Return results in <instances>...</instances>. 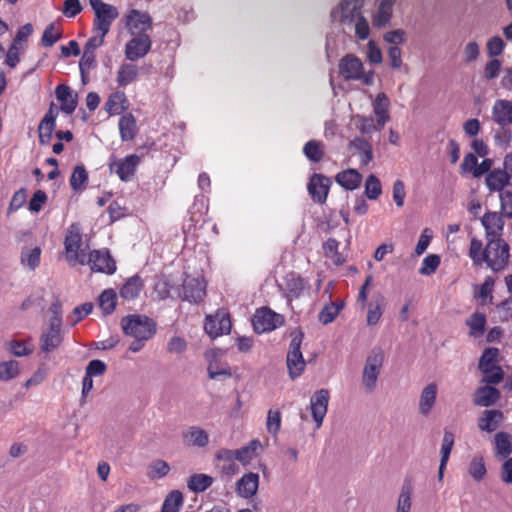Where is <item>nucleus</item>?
<instances>
[{
  "label": "nucleus",
  "instance_id": "58",
  "mask_svg": "<svg viewBox=\"0 0 512 512\" xmlns=\"http://www.w3.org/2000/svg\"><path fill=\"white\" fill-rule=\"evenodd\" d=\"M412 487L410 484H404L398 498L397 512H409L411 508Z\"/></svg>",
  "mask_w": 512,
  "mask_h": 512
},
{
  "label": "nucleus",
  "instance_id": "8",
  "mask_svg": "<svg viewBox=\"0 0 512 512\" xmlns=\"http://www.w3.org/2000/svg\"><path fill=\"white\" fill-rule=\"evenodd\" d=\"M363 0H342L338 7L331 11L333 21L345 25H352L354 20L361 16Z\"/></svg>",
  "mask_w": 512,
  "mask_h": 512
},
{
  "label": "nucleus",
  "instance_id": "3",
  "mask_svg": "<svg viewBox=\"0 0 512 512\" xmlns=\"http://www.w3.org/2000/svg\"><path fill=\"white\" fill-rule=\"evenodd\" d=\"M123 332L133 338L150 339L156 333V323L145 315H128L121 321Z\"/></svg>",
  "mask_w": 512,
  "mask_h": 512
},
{
  "label": "nucleus",
  "instance_id": "62",
  "mask_svg": "<svg viewBox=\"0 0 512 512\" xmlns=\"http://www.w3.org/2000/svg\"><path fill=\"white\" fill-rule=\"evenodd\" d=\"M454 445V434L451 431L445 430L442 445H441V459L442 465L447 464L450 453Z\"/></svg>",
  "mask_w": 512,
  "mask_h": 512
},
{
  "label": "nucleus",
  "instance_id": "38",
  "mask_svg": "<svg viewBox=\"0 0 512 512\" xmlns=\"http://www.w3.org/2000/svg\"><path fill=\"white\" fill-rule=\"evenodd\" d=\"M356 129L363 135H371L373 132L380 130L372 116H364L357 114L353 117Z\"/></svg>",
  "mask_w": 512,
  "mask_h": 512
},
{
  "label": "nucleus",
  "instance_id": "63",
  "mask_svg": "<svg viewBox=\"0 0 512 512\" xmlns=\"http://www.w3.org/2000/svg\"><path fill=\"white\" fill-rule=\"evenodd\" d=\"M352 25L354 26V32L357 38H359L360 40H365L368 38L370 33V27L365 17H363L362 15L359 16L354 20Z\"/></svg>",
  "mask_w": 512,
  "mask_h": 512
},
{
  "label": "nucleus",
  "instance_id": "59",
  "mask_svg": "<svg viewBox=\"0 0 512 512\" xmlns=\"http://www.w3.org/2000/svg\"><path fill=\"white\" fill-rule=\"evenodd\" d=\"M511 138L510 126H499V128L495 130L494 141L499 148L507 149L510 145Z\"/></svg>",
  "mask_w": 512,
  "mask_h": 512
},
{
  "label": "nucleus",
  "instance_id": "17",
  "mask_svg": "<svg viewBox=\"0 0 512 512\" xmlns=\"http://www.w3.org/2000/svg\"><path fill=\"white\" fill-rule=\"evenodd\" d=\"M492 119L499 126H510L512 124V101L496 100L492 108Z\"/></svg>",
  "mask_w": 512,
  "mask_h": 512
},
{
  "label": "nucleus",
  "instance_id": "10",
  "mask_svg": "<svg viewBox=\"0 0 512 512\" xmlns=\"http://www.w3.org/2000/svg\"><path fill=\"white\" fill-rule=\"evenodd\" d=\"M331 179L323 174L315 173L311 176L307 189L312 200L324 204L327 200Z\"/></svg>",
  "mask_w": 512,
  "mask_h": 512
},
{
  "label": "nucleus",
  "instance_id": "49",
  "mask_svg": "<svg viewBox=\"0 0 512 512\" xmlns=\"http://www.w3.org/2000/svg\"><path fill=\"white\" fill-rule=\"evenodd\" d=\"M41 249L34 247L32 249H24L21 253V262L25 266L34 270L40 263Z\"/></svg>",
  "mask_w": 512,
  "mask_h": 512
},
{
  "label": "nucleus",
  "instance_id": "52",
  "mask_svg": "<svg viewBox=\"0 0 512 512\" xmlns=\"http://www.w3.org/2000/svg\"><path fill=\"white\" fill-rule=\"evenodd\" d=\"M62 37L61 31L55 23H50L44 30L41 43L45 47L53 46Z\"/></svg>",
  "mask_w": 512,
  "mask_h": 512
},
{
  "label": "nucleus",
  "instance_id": "19",
  "mask_svg": "<svg viewBox=\"0 0 512 512\" xmlns=\"http://www.w3.org/2000/svg\"><path fill=\"white\" fill-rule=\"evenodd\" d=\"M206 294L204 283L198 278H187L183 283V299L198 303Z\"/></svg>",
  "mask_w": 512,
  "mask_h": 512
},
{
  "label": "nucleus",
  "instance_id": "13",
  "mask_svg": "<svg viewBox=\"0 0 512 512\" xmlns=\"http://www.w3.org/2000/svg\"><path fill=\"white\" fill-rule=\"evenodd\" d=\"M363 63L353 54H347L339 63L340 75L345 80H360L363 76Z\"/></svg>",
  "mask_w": 512,
  "mask_h": 512
},
{
  "label": "nucleus",
  "instance_id": "31",
  "mask_svg": "<svg viewBox=\"0 0 512 512\" xmlns=\"http://www.w3.org/2000/svg\"><path fill=\"white\" fill-rule=\"evenodd\" d=\"M336 182L346 190L357 189L362 181V175L356 169H347L339 172L335 177Z\"/></svg>",
  "mask_w": 512,
  "mask_h": 512
},
{
  "label": "nucleus",
  "instance_id": "51",
  "mask_svg": "<svg viewBox=\"0 0 512 512\" xmlns=\"http://www.w3.org/2000/svg\"><path fill=\"white\" fill-rule=\"evenodd\" d=\"M19 374V363L16 360H9L0 363V381H9Z\"/></svg>",
  "mask_w": 512,
  "mask_h": 512
},
{
  "label": "nucleus",
  "instance_id": "42",
  "mask_svg": "<svg viewBox=\"0 0 512 512\" xmlns=\"http://www.w3.org/2000/svg\"><path fill=\"white\" fill-rule=\"evenodd\" d=\"M88 181V173L83 165H77L70 177V186L74 191H81Z\"/></svg>",
  "mask_w": 512,
  "mask_h": 512
},
{
  "label": "nucleus",
  "instance_id": "33",
  "mask_svg": "<svg viewBox=\"0 0 512 512\" xmlns=\"http://www.w3.org/2000/svg\"><path fill=\"white\" fill-rule=\"evenodd\" d=\"M350 147H353L360 158L363 166L368 165L373 159L372 145L364 137H355L350 141Z\"/></svg>",
  "mask_w": 512,
  "mask_h": 512
},
{
  "label": "nucleus",
  "instance_id": "40",
  "mask_svg": "<svg viewBox=\"0 0 512 512\" xmlns=\"http://www.w3.org/2000/svg\"><path fill=\"white\" fill-rule=\"evenodd\" d=\"M126 95L124 92L117 91L110 95L105 103V109L110 115L119 114L125 109Z\"/></svg>",
  "mask_w": 512,
  "mask_h": 512
},
{
  "label": "nucleus",
  "instance_id": "15",
  "mask_svg": "<svg viewBox=\"0 0 512 512\" xmlns=\"http://www.w3.org/2000/svg\"><path fill=\"white\" fill-rule=\"evenodd\" d=\"M140 163V157L131 154L123 159H119L111 164L110 168L114 171L122 181L128 182L134 175L137 166Z\"/></svg>",
  "mask_w": 512,
  "mask_h": 512
},
{
  "label": "nucleus",
  "instance_id": "45",
  "mask_svg": "<svg viewBox=\"0 0 512 512\" xmlns=\"http://www.w3.org/2000/svg\"><path fill=\"white\" fill-rule=\"evenodd\" d=\"M260 447L258 440H252L246 446L236 449V460L241 462L243 465L250 463L255 456L256 450Z\"/></svg>",
  "mask_w": 512,
  "mask_h": 512
},
{
  "label": "nucleus",
  "instance_id": "29",
  "mask_svg": "<svg viewBox=\"0 0 512 512\" xmlns=\"http://www.w3.org/2000/svg\"><path fill=\"white\" fill-rule=\"evenodd\" d=\"M118 127L122 141L134 139L138 131L136 118L131 113H126L119 119Z\"/></svg>",
  "mask_w": 512,
  "mask_h": 512
},
{
  "label": "nucleus",
  "instance_id": "20",
  "mask_svg": "<svg viewBox=\"0 0 512 512\" xmlns=\"http://www.w3.org/2000/svg\"><path fill=\"white\" fill-rule=\"evenodd\" d=\"M481 222L485 228L487 240L489 238H501L504 228L502 215L497 212H487L482 217Z\"/></svg>",
  "mask_w": 512,
  "mask_h": 512
},
{
  "label": "nucleus",
  "instance_id": "7",
  "mask_svg": "<svg viewBox=\"0 0 512 512\" xmlns=\"http://www.w3.org/2000/svg\"><path fill=\"white\" fill-rule=\"evenodd\" d=\"M284 317L269 308L258 309L253 317L252 324L255 332L265 333L282 326Z\"/></svg>",
  "mask_w": 512,
  "mask_h": 512
},
{
  "label": "nucleus",
  "instance_id": "16",
  "mask_svg": "<svg viewBox=\"0 0 512 512\" xmlns=\"http://www.w3.org/2000/svg\"><path fill=\"white\" fill-rule=\"evenodd\" d=\"M57 115V110L54 108V105L51 104L48 112L45 114L38 127L39 142L41 145H48L50 143L53 131L56 127Z\"/></svg>",
  "mask_w": 512,
  "mask_h": 512
},
{
  "label": "nucleus",
  "instance_id": "2",
  "mask_svg": "<svg viewBox=\"0 0 512 512\" xmlns=\"http://www.w3.org/2000/svg\"><path fill=\"white\" fill-rule=\"evenodd\" d=\"M509 251V245L504 239L489 238L484 249L483 262L494 272L501 271L508 264L510 258Z\"/></svg>",
  "mask_w": 512,
  "mask_h": 512
},
{
  "label": "nucleus",
  "instance_id": "35",
  "mask_svg": "<svg viewBox=\"0 0 512 512\" xmlns=\"http://www.w3.org/2000/svg\"><path fill=\"white\" fill-rule=\"evenodd\" d=\"M184 439L189 445L197 447H205L209 442L207 432L199 427H191L184 433Z\"/></svg>",
  "mask_w": 512,
  "mask_h": 512
},
{
  "label": "nucleus",
  "instance_id": "36",
  "mask_svg": "<svg viewBox=\"0 0 512 512\" xmlns=\"http://www.w3.org/2000/svg\"><path fill=\"white\" fill-rule=\"evenodd\" d=\"M212 483L213 477L207 474L197 473L189 477L187 486L191 491L199 493L208 489Z\"/></svg>",
  "mask_w": 512,
  "mask_h": 512
},
{
  "label": "nucleus",
  "instance_id": "28",
  "mask_svg": "<svg viewBox=\"0 0 512 512\" xmlns=\"http://www.w3.org/2000/svg\"><path fill=\"white\" fill-rule=\"evenodd\" d=\"M139 69L133 63H122L119 66L116 82L119 87H126L138 79Z\"/></svg>",
  "mask_w": 512,
  "mask_h": 512
},
{
  "label": "nucleus",
  "instance_id": "4",
  "mask_svg": "<svg viewBox=\"0 0 512 512\" xmlns=\"http://www.w3.org/2000/svg\"><path fill=\"white\" fill-rule=\"evenodd\" d=\"M291 337L286 363L290 377L295 379L302 374L306 365L301 352L304 335L301 331H294L291 333Z\"/></svg>",
  "mask_w": 512,
  "mask_h": 512
},
{
  "label": "nucleus",
  "instance_id": "27",
  "mask_svg": "<svg viewBox=\"0 0 512 512\" xmlns=\"http://www.w3.org/2000/svg\"><path fill=\"white\" fill-rule=\"evenodd\" d=\"M56 98L61 102V110L66 114H72L77 106V96L72 95V90L67 85H58L55 89Z\"/></svg>",
  "mask_w": 512,
  "mask_h": 512
},
{
  "label": "nucleus",
  "instance_id": "18",
  "mask_svg": "<svg viewBox=\"0 0 512 512\" xmlns=\"http://www.w3.org/2000/svg\"><path fill=\"white\" fill-rule=\"evenodd\" d=\"M500 398V391L491 385L481 386L476 389L473 395V403L479 407H490L497 403Z\"/></svg>",
  "mask_w": 512,
  "mask_h": 512
},
{
  "label": "nucleus",
  "instance_id": "37",
  "mask_svg": "<svg viewBox=\"0 0 512 512\" xmlns=\"http://www.w3.org/2000/svg\"><path fill=\"white\" fill-rule=\"evenodd\" d=\"M129 21L131 22L132 28L139 30V33H145L146 30L152 27V19L149 14L138 10L131 11Z\"/></svg>",
  "mask_w": 512,
  "mask_h": 512
},
{
  "label": "nucleus",
  "instance_id": "12",
  "mask_svg": "<svg viewBox=\"0 0 512 512\" xmlns=\"http://www.w3.org/2000/svg\"><path fill=\"white\" fill-rule=\"evenodd\" d=\"M329 391L327 389L317 390L310 400V408L316 428L322 426L324 417L328 410Z\"/></svg>",
  "mask_w": 512,
  "mask_h": 512
},
{
  "label": "nucleus",
  "instance_id": "43",
  "mask_svg": "<svg viewBox=\"0 0 512 512\" xmlns=\"http://www.w3.org/2000/svg\"><path fill=\"white\" fill-rule=\"evenodd\" d=\"M117 295L113 289L104 290L99 296V307L104 314H111L116 307Z\"/></svg>",
  "mask_w": 512,
  "mask_h": 512
},
{
  "label": "nucleus",
  "instance_id": "55",
  "mask_svg": "<svg viewBox=\"0 0 512 512\" xmlns=\"http://www.w3.org/2000/svg\"><path fill=\"white\" fill-rule=\"evenodd\" d=\"M469 474L475 481H481L486 476L487 470L482 457H475L469 464Z\"/></svg>",
  "mask_w": 512,
  "mask_h": 512
},
{
  "label": "nucleus",
  "instance_id": "26",
  "mask_svg": "<svg viewBox=\"0 0 512 512\" xmlns=\"http://www.w3.org/2000/svg\"><path fill=\"white\" fill-rule=\"evenodd\" d=\"M259 486V475L257 473H247L237 482V492L241 497L250 498L254 496Z\"/></svg>",
  "mask_w": 512,
  "mask_h": 512
},
{
  "label": "nucleus",
  "instance_id": "47",
  "mask_svg": "<svg viewBox=\"0 0 512 512\" xmlns=\"http://www.w3.org/2000/svg\"><path fill=\"white\" fill-rule=\"evenodd\" d=\"M343 308V303H334L331 302L330 304L326 305L319 313V321L327 325L331 323L339 314L340 310Z\"/></svg>",
  "mask_w": 512,
  "mask_h": 512
},
{
  "label": "nucleus",
  "instance_id": "21",
  "mask_svg": "<svg viewBox=\"0 0 512 512\" xmlns=\"http://www.w3.org/2000/svg\"><path fill=\"white\" fill-rule=\"evenodd\" d=\"M504 420V414L500 410L491 409L483 411L478 419V428L485 432H494Z\"/></svg>",
  "mask_w": 512,
  "mask_h": 512
},
{
  "label": "nucleus",
  "instance_id": "9",
  "mask_svg": "<svg viewBox=\"0 0 512 512\" xmlns=\"http://www.w3.org/2000/svg\"><path fill=\"white\" fill-rule=\"evenodd\" d=\"M152 42L146 33H138L126 43L125 57L129 61L143 58L151 49Z\"/></svg>",
  "mask_w": 512,
  "mask_h": 512
},
{
  "label": "nucleus",
  "instance_id": "64",
  "mask_svg": "<svg viewBox=\"0 0 512 512\" xmlns=\"http://www.w3.org/2000/svg\"><path fill=\"white\" fill-rule=\"evenodd\" d=\"M187 349V341L179 336H173L167 342V351L171 354L180 355Z\"/></svg>",
  "mask_w": 512,
  "mask_h": 512
},
{
  "label": "nucleus",
  "instance_id": "34",
  "mask_svg": "<svg viewBox=\"0 0 512 512\" xmlns=\"http://www.w3.org/2000/svg\"><path fill=\"white\" fill-rule=\"evenodd\" d=\"M394 0H381L378 3V9L373 17V25L383 27L389 23L392 17Z\"/></svg>",
  "mask_w": 512,
  "mask_h": 512
},
{
  "label": "nucleus",
  "instance_id": "39",
  "mask_svg": "<svg viewBox=\"0 0 512 512\" xmlns=\"http://www.w3.org/2000/svg\"><path fill=\"white\" fill-rule=\"evenodd\" d=\"M304 155L312 162H319L324 156V144L318 140H310L303 147Z\"/></svg>",
  "mask_w": 512,
  "mask_h": 512
},
{
  "label": "nucleus",
  "instance_id": "44",
  "mask_svg": "<svg viewBox=\"0 0 512 512\" xmlns=\"http://www.w3.org/2000/svg\"><path fill=\"white\" fill-rule=\"evenodd\" d=\"M339 242L334 238H329L323 244L324 254L329 258L335 265L339 266L343 264L344 258L338 251Z\"/></svg>",
  "mask_w": 512,
  "mask_h": 512
},
{
  "label": "nucleus",
  "instance_id": "56",
  "mask_svg": "<svg viewBox=\"0 0 512 512\" xmlns=\"http://www.w3.org/2000/svg\"><path fill=\"white\" fill-rule=\"evenodd\" d=\"M498 356L499 350L497 348H486L479 359L478 368L483 369L485 367L497 366Z\"/></svg>",
  "mask_w": 512,
  "mask_h": 512
},
{
  "label": "nucleus",
  "instance_id": "61",
  "mask_svg": "<svg viewBox=\"0 0 512 512\" xmlns=\"http://www.w3.org/2000/svg\"><path fill=\"white\" fill-rule=\"evenodd\" d=\"M170 471L169 464L164 460H156L150 465L148 477L152 480L165 477Z\"/></svg>",
  "mask_w": 512,
  "mask_h": 512
},
{
  "label": "nucleus",
  "instance_id": "6",
  "mask_svg": "<svg viewBox=\"0 0 512 512\" xmlns=\"http://www.w3.org/2000/svg\"><path fill=\"white\" fill-rule=\"evenodd\" d=\"M231 327L230 315L224 309H219L205 318L204 329L212 339L229 334Z\"/></svg>",
  "mask_w": 512,
  "mask_h": 512
},
{
  "label": "nucleus",
  "instance_id": "24",
  "mask_svg": "<svg viewBox=\"0 0 512 512\" xmlns=\"http://www.w3.org/2000/svg\"><path fill=\"white\" fill-rule=\"evenodd\" d=\"M438 388L435 383L426 385L420 394L419 398V413L423 416H428L435 403L437 397Z\"/></svg>",
  "mask_w": 512,
  "mask_h": 512
},
{
  "label": "nucleus",
  "instance_id": "30",
  "mask_svg": "<svg viewBox=\"0 0 512 512\" xmlns=\"http://www.w3.org/2000/svg\"><path fill=\"white\" fill-rule=\"evenodd\" d=\"M62 340L61 331L46 329L40 337V349L45 353L53 352L61 345Z\"/></svg>",
  "mask_w": 512,
  "mask_h": 512
},
{
  "label": "nucleus",
  "instance_id": "5",
  "mask_svg": "<svg viewBox=\"0 0 512 512\" xmlns=\"http://www.w3.org/2000/svg\"><path fill=\"white\" fill-rule=\"evenodd\" d=\"M64 246L66 259L70 266H75L77 263L81 265L86 263L85 255L80 253L82 246V235L78 226L73 224L68 228Z\"/></svg>",
  "mask_w": 512,
  "mask_h": 512
},
{
  "label": "nucleus",
  "instance_id": "57",
  "mask_svg": "<svg viewBox=\"0 0 512 512\" xmlns=\"http://www.w3.org/2000/svg\"><path fill=\"white\" fill-rule=\"evenodd\" d=\"M440 257L436 254H430L426 256L419 268V273L421 275L429 276L433 274L440 265Z\"/></svg>",
  "mask_w": 512,
  "mask_h": 512
},
{
  "label": "nucleus",
  "instance_id": "25",
  "mask_svg": "<svg viewBox=\"0 0 512 512\" xmlns=\"http://www.w3.org/2000/svg\"><path fill=\"white\" fill-rule=\"evenodd\" d=\"M389 105L390 101L385 93H379L372 104L379 129H382L390 121Z\"/></svg>",
  "mask_w": 512,
  "mask_h": 512
},
{
  "label": "nucleus",
  "instance_id": "1",
  "mask_svg": "<svg viewBox=\"0 0 512 512\" xmlns=\"http://www.w3.org/2000/svg\"><path fill=\"white\" fill-rule=\"evenodd\" d=\"M384 361L385 354L382 348L374 347L368 353L361 376L362 386L365 392L372 393L375 391Z\"/></svg>",
  "mask_w": 512,
  "mask_h": 512
},
{
  "label": "nucleus",
  "instance_id": "14",
  "mask_svg": "<svg viewBox=\"0 0 512 512\" xmlns=\"http://www.w3.org/2000/svg\"><path fill=\"white\" fill-rule=\"evenodd\" d=\"M102 8L95 11V19L93 23L94 32H103L107 34L110 30L112 22L118 17L116 7L106 4Z\"/></svg>",
  "mask_w": 512,
  "mask_h": 512
},
{
  "label": "nucleus",
  "instance_id": "41",
  "mask_svg": "<svg viewBox=\"0 0 512 512\" xmlns=\"http://www.w3.org/2000/svg\"><path fill=\"white\" fill-rule=\"evenodd\" d=\"M182 505L183 494L178 490H173L166 496L161 512H178Z\"/></svg>",
  "mask_w": 512,
  "mask_h": 512
},
{
  "label": "nucleus",
  "instance_id": "48",
  "mask_svg": "<svg viewBox=\"0 0 512 512\" xmlns=\"http://www.w3.org/2000/svg\"><path fill=\"white\" fill-rule=\"evenodd\" d=\"M466 324L470 327V334L473 336H478L483 334L486 325V316L480 312H474L469 319H467Z\"/></svg>",
  "mask_w": 512,
  "mask_h": 512
},
{
  "label": "nucleus",
  "instance_id": "32",
  "mask_svg": "<svg viewBox=\"0 0 512 512\" xmlns=\"http://www.w3.org/2000/svg\"><path fill=\"white\" fill-rule=\"evenodd\" d=\"M143 287V280L139 276L134 275L128 278L124 285L121 287L120 296L128 301L134 300L139 296Z\"/></svg>",
  "mask_w": 512,
  "mask_h": 512
},
{
  "label": "nucleus",
  "instance_id": "22",
  "mask_svg": "<svg viewBox=\"0 0 512 512\" xmlns=\"http://www.w3.org/2000/svg\"><path fill=\"white\" fill-rule=\"evenodd\" d=\"M511 175L502 169L491 170L485 179L486 185L490 191L502 192L507 186L512 185L510 183Z\"/></svg>",
  "mask_w": 512,
  "mask_h": 512
},
{
  "label": "nucleus",
  "instance_id": "54",
  "mask_svg": "<svg viewBox=\"0 0 512 512\" xmlns=\"http://www.w3.org/2000/svg\"><path fill=\"white\" fill-rule=\"evenodd\" d=\"M382 193L380 180L373 174L369 175L365 182V194L371 200H376Z\"/></svg>",
  "mask_w": 512,
  "mask_h": 512
},
{
  "label": "nucleus",
  "instance_id": "50",
  "mask_svg": "<svg viewBox=\"0 0 512 512\" xmlns=\"http://www.w3.org/2000/svg\"><path fill=\"white\" fill-rule=\"evenodd\" d=\"M383 314V297L380 296L378 300L371 302L368 306L367 324L369 326L376 325Z\"/></svg>",
  "mask_w": 512,
  "mask_h": 512
},
{
  "label": "nucleus",
  "instance_id": "11",
  "mask_svg": "<svg viewBox=\"0 0 512 512\" xmlns=\"http://www.w3.org/2000/svg\"><path fill=\"white\" fill-rule=\"evenodd\" d=\"M86 263L95 272L113 274L116 271V263L108 251L94 250L90 252Z\"/></svg>",
  "mask_w": 512,
  "mask_h": 512
},
{
  "label": "nucleus",
  "instance_id": "23",
  "mask_svg": "<svg viewBox=\"0 0 512 512\" xmlns=\"http://www.w3.org/2000/svg\"><path fill=\"white\" fill-rule=\"evenodd\" d=\"M286 298L288 301L298 299L308 289L306 281L295 273H290L285 278Z\"/></svg>",
  "mask_w": 512,
  "mask_h": 512
},
{
  "label": "nucleus",
  "instance_id": "46",
  "mask_svg": "<svg viewBox=\"0 0 512 512\" xmlns=\"http://www.w3.org/2000/svg\"><path fill=\"white\" fill-rule=\"evenodd\" d=\"M479 370L483 373L482 382L487 385L499 384L504 378V372L499 365Z\"/></svg>",
  "mask_w": 512,
  "mask_h": 512
},
{
  "label": "nucleus",
  "instance_id": "60",
  "mask_svg": "<svg viewBox=\"0 0 512 512\" xmlns=\"http://www.w3.org/2000/svg\"><path fill=\"white\" fill-rule=\"evenodd\" d=\"M501 203V212L504 216L512 218V185L507 186L499 194Z\"/></svg>",
  "mask_w": 512,
  "mask_h": 512
},
{
  "label": "nucleus",
  "instance_id": "53",
  "mask_svg": "<svg viewBox=\"0 0 512 512\" xmlns=\"http://www.w3.org/2000/svg\"><path fill=\"white\" fill-rule=\"evenodd\" d=\"M281 412L277 409H269L267 413L266 419V429L267 431L276 436L281 428Z\"/></svg>",
  "mask_w": 512,
  "mask_h": 512
}]
</instances>
